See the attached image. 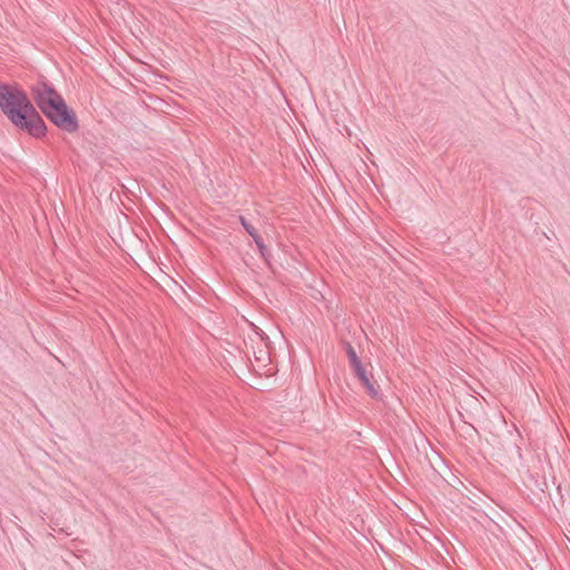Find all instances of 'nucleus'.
<instances>
[{"mask_svg":"<svg viewBox=\"0 0 570 570\" xmlns=\"http://www.w3.org/2000/svg\"><path fill=\"white\" fill-rule=\"evenodd\" d=\"M0 109L19 128L36 138L43 137L47 127L23 90L0 83Z\"/></svg>","mask_w":570,"mask_h":570,"instance_id":"nucleus-1","label":"nucleus"},{"mask_svg":"<svg viewBox=\"0 0 570 570\" xmlns=\"http://www.w3.org/2000/svg\"><path fill=\"white\" fill-rule=\"evenodd\" d=\"M45 116L67 132H76L79 128L76 114L67 106L62 97L45 112Z\"/></svg>","mask_w":570,"mask_h":570,"instance_id":"nucleus-2","label":"nucleus"},{"mask_svg":"<svg viewBox=\"0 0 570 570\" xmlns=\"http://www.w3.org/2000/svg\"><path fill=\"white\" fill-rule=\"evenodd\" d=\"M31 94L39 109L45 114L61 96L48 83L38 82L31 88Z\"/></svg>","mask_w":570,"mask_h":570,"instance_id":"nucleus-3","label":"nucleus"},{"mask_svg":"<svg viewBox=\"0 0 570 570\" xmlns=\"http://www.w3.org/2000/svg\"><path fill=\"white\" fill-rule=\"evenodd\" d=\"M355 376L358 379L366 393L375 399L379 396V390L375 386V381L373 380V375L368 373L363 364H360L353 367Z\"/></svg>","mask_w":570,"mask_h":570,"instance_id":"nucleus-4","label":"nucleus"},{"mask_svg":"<svg viewBox=\"0 0 570 570\" xmlns=\"http://www.w3.org/2000/svg\"><path fill=\"white\" fill-rule=\"evenodd\" d=\"M262 341V347H258L257 351L254 350V358L257 362V365L261 370H264L271 362V356L267 347V343L265 342V338L261 335Z\"/></svg>","mask_w":570,"mask_h":570,"instance_id":"nucleus-5","label":"nucleus"},{"mask_svg":"<svg viewBox=\"0 0 570 570\" xmlns=\"http://www.w3.org/2000/svg\"><path fill=\"white\" fill-rule=\"evenodd\" d=\"M346 353H347L350 365H351L352 368L357 366V365H360V364H362V362L358 358L354 347L351 344H347Z\"/></svg>","mask_w":570,"mask_h":570,"instance_id":"nucleus-6","label":"nucleus"},{"mask_svg":"<svg viewBox=\"0 0 570 570\" xmlns=\"http://www.w3.org/2000/svg\"><path fill=\"white\" fill-rule=\"evenodd\" d=\"M239 222L248 234H250L255 229V227L250 225L244 216H239Z\"/></svg>","mask_w":570,"mask_h":570,"instance_id":"nucleus-7","label":"nucleus"},{"mask_svg":"<svg viewBox=\"0 0 570 570\" xmlns=\"http://www.w3.org/2000/svg\"><path fill=\"white\" fill-rule=\"evenodd\" d=\"M256 246H257V248H258V250H259L261 255H262L264 258H266V256H267V247H266V245L264 244V242H259V240H257V239H256Z\"/></svg>","mask_w":570,"mask_h":570,"instance_id":"nucleus-8","label":"nucleus"},{"mask_svg":"<svg viewBox=\"0 0 570 570\" xmlns=\"http://www.w3.org/2000/svg\"><path fill=\"white\" fill-rule=\"evenodd\" d=\"M249 235L253 237L255 243H256V239L259 242H264L263 238L261 237V235L257 233L256 228Z\"/></svg>","mask_w":570,"mask_h":570,"instance_id":"nucleus-9","label":"nucleus"}]
</instances>
